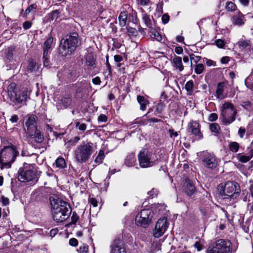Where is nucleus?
<instances>
[{"instance_id": "nucleus-1", "label": "nucleus", "mask_w": 253, "mask_h": 253, "mask_svg": "<svg viewBox=\"0 0 253 253\" xmlns=\"http://www.w3.org/2000/svg\"><path fill=\"white\" fill-rule=\"evenodd\" d=\"M51 212L53 219L57 222H61L70 216L72 210L69 204L59 198H50Z\"/></svg>"}, {"instance_id": "nucleus-2", "label": "nucleus", "mask_w": 253, "mask_h": 253, "mask_svg": "<svg viewBox=\"0 0 253 253\" xmlns=\"http://www.w3.org/2000/svg\"><path fill=\"white\" fill-rule=\"evenodd\" d=\"M95 151L93 144L91 142L83 141L74 151L75 161L80 164L87 162Z\"/></svg>"}, {"instance_id": "nucleus-3", "label": "nucleus", "mask_w": 253, "mask_h": 253, "mask_svg": "<svg viewBox=\"0 0 253 253\" xmlns=\"http://www.w3.org/2000/svg\"><path fill=\"white\" fill-rule=\"evenodd\" d=\"M79 35L76 32H73L66 36V39H62L60 42L59 52L62 56L70 55L74 52L78 46Z\"/></svg>"}, {"instance_id": "nucleus-4", "label": "nucleus", "mask_w": 253, "mask_h": 253, "mask_svg": "<svg viewBox=\"0 0 253 253\" xmlns=\"http://www.w3.org/2000/svg\"><path fill=\"white\" fill-rule=\"evenodd\" d=\"M19 152L14 145L4 146L0 152V169H9L15 161Z\"/></svg>"}, {"instance_id": "nucleus-5", "label": "nucleus", "mask_w": 253, "mask_h": 253, "mask_svg": "<svg viewBox=\"0 0 253 253\" xmlns=\"http://www.w3.org/2000/svg\"><path fill=\"white\" fill-rule=\"evenodd\" d=\"M217 189L219 191V195L223 199H235L241 193L240 186L235 181H227L224 186L219 185Z\"/></svg>"}, {"instance_id": "nucleus-6", "label": "nucleus", "mask_w": 253, "mask_h": 253, "mask_svg": "<svg viewBox=\"0 0 253 253\" xmlns=\"http://www.w3.org/2000/svg\"><path fill=\"white\" fill-rule=\"evenodd\" d=\"M220 111V119L224 125H229L235 121L237 112L232 103L225 102L221 107Z\"/></svg>"}, {"instance_id": "nucleus-7", "label": "nucleus", "mask_w": 253, "mask_h": 253, "mask_svg": "<svg viewBox=\"0 0 253 253\" xmlns=\"http://www.w3.org/2000/svg\"><path fill=\"white\" fill-rule=\"evenodd\" d=\"M32 165L24 164L23 167L20 168L18 170V180L22 182H27L31 181L37 182L38 180L37 173L33 170Z\"/></svg>"}, {"instance_id": "nucleus-8", "label": "nucleus", "mask_w": 253, "mask_h": 253, "mask_svg": "<svg viewBox=\"0 0 253 253\" xmlns=\"http://www.w3.org/2000/svg\"><path fill=\"white\" fill-rule=\"evenodd\" d=\"M231 243L228 240L219 239L209 247L207 253H231Z\"/></svg>"}, {"instance_id": "nucleus-9", "label": "nucleus", "mask_w": 253, "mask_h": 253, "mask_svg": "<svg viewBox=\"0 0 253 253\" xmlns=\"http://www.w3.org/2000/svg\"><path fill=\"white\" fill-rule=\"evenodd\" d=\"M30 93L26 89L13 91L9 94L10 101L15 105L19 104L20 106L26 105V102L30 99Z\"/></svg>"}, {"instance_id": "nucleus-10", "label": "nucleus", "mask_w": 253, "mask_h": 253, "mask_svg": "<svg viewBox=\"0 0 253 253\" xmlns=\"http://www.w3.org/2000/svg\"><path fill=\"white\" fill-rule=\"evenodd\" d=\"M153 213L150 209H143L135 217V222L137 225L146 227L151 222Z\"/></svg>"}, {"instance_id": "nucleus-11", "label": "nucleus", "mask_w": 253, "mask_h": 253, "mask_svg": "<svg viewBox=\"0 0 253 253\" xmlns=\"http://www.w3.org/2000/svg\"><path fill=\"white\" fill-rule=\"evenodd\" d=\"M138 159L140 166L142 168L152 167L155 164V161L152 159V154L146 150H142L138 155Z\"/></svg>"}, {"instance_id": "nucleus-12", "label": "nucleus", "mask_w": 253, "mask_h": 253, "mask_svg": "<svg viewBox=\"0 0 253 253\" xmlns=\"http://www.w3.org/2000/svg\"><path fill=\"white\" fill-rule=\"evenodd\" d=\"M202 159L203 166L211 169H215L218 164V159L212 153L203 152Z\"/></svg>"}, {"instance_id": "nucleus-13", "label": "nucleus", "mask_w": 253, "mask_h": 253, "mask_svg": "<svg viewBox=\"0 0 253 253\" xmlns=\"http://www.w3.org/2000/svg\"><path fill=\"white\" fill-rule=\"evenodd\" d=\"M169 223L166 217L160 219L157 222L153 233L155 238L161 237L168 227Z\"/></svg>"}, {"instance_id": "nucleus-14", "label": "nucleus", "mask_w": 253, "mask_h": 253, "mask_svg": "<svg viewBox=\"0 0 253 253\" xmlns=\"http://www.w3.org/2000/svg\"><path fill=\"white\" fill-rule=\"evenodd\" d=\"M187 130L198 140L203 138V134L200 130V125L198 121L191 120L189 122L188 124Z\"/></svg>"}, {"instance_id": "nucleus-15", "label": "nucleus", "mask_w": 253, "mask_h": 253, "mask_svg": "<svg viewBox=\"0 0 253 253\" xmlns=\"http://www.w3.org/2000/svg\"><path fill=\"white\" fill-rule=\"evenodd\" d=\"M37 120V117L35 115H28V118L25 123V126L27 129L25 128L26 134H32L35 129H37L36 121Z\"/></svg>"}, {"instance_id": "nucleus-16", "label": "nucleus", "mask_w": 253, "mask_h": 253, "mask_svg": "<svg viewBox=\"0 0 253 253\" xmlns=\"http://www.w3.org/2000/svg\"><path fill=\"white\" fill-rule=\"evenodd\" d=\"M110 253H126L120 239H115L110 245Z\"/></svg>"}, {"instance_id": "nucleus-17", "label": "nucleus", "mask_w": 253, "mask_h": 253, "mask_svg": "<svg viewBox=\"0 0 253 253\" xmlns=\"http://www.w3.org/2000/svg\"><path fill=\"white\" fill-rule=\"evenodd\" d=\"M253 157V149H251L247 155L239 153L237 156L238 161L243 163L249 162Z\"/></svg>"}, {"instance_id": "nucleus-18", "label": "nucleus", "mask_w": 253, "mask_h": 253, "mask_svg": "<svg viewBox=\"0 0 253 253\" xmlns=\"http://www.w3.org/2000/svg\"><path fill=\"white\" fill-rule=\"evenodd\" d=\"M172 64L173 67L179 71L181 72L183 70L184 66L182 62V58L179 56H175L173 58Z\"/></svg>"}, {"instance_id": "nucleus-19", "label": "nucleus", "mask_w": 253, "mask_h": 253, "mask_svg": "<svg viewBox=\"0 0 253 253\" xmlns=\"http://www.w3.org/2000/svg\"><path fill=\"white\" fill-rule=\"evenodd\" d=\"M53 41V38L51 37L47 38L46 41L44 43L43 53L44 57L48 55L49 50L51 47V45Z\"/></svg>"}, {"instance_id": "nucleus-20", "label": "nucleus", "mask_w": 253, "mask_h": 253, "mask_svg": "<svg viewBox=\"0 0 253 253\" xmlns=\"http://www.w3.org/2000/svg\"><path fill=\"white\" fill-rule=\"evenodd\" d=\"M31 138H34L35 139V142L37 143H42L43 139V135L42 134L40 130L37 129H35L32 135L31 134H27Z\"/></svg>"}, {"instance_id": "nucleus-21", "label": "nucleus", "mask_w": 253, "mask_h": 253, "mask_svg": "<svg viewBox=\"0 0 253 253\" xmlns=\"http://www.w3.org/2000/svg\"><path fill=\"white\" fill-rule=\"evenodd\" d=\"M119 25L121 27H124L126 25L128 18V12L127 11H122L118 17Z\"/></svg>"}, {"instance_id": "nucleus-22", "label": "nucleus", "mask_w": 253, "mask_h": 253, "mask_svg": "<svg viewBox=\"0 0 253 253\" xmlns=\"http://www.w3.org/2000/svg\"><path fill=\"white\" fill-rule=\"evenodd\" d=\"M225 84L223 82L218 83L217 84V88L216 90V96L218 99H223V91L225 87Z\"/></svg>"}, {"instance_id": "nucleus-23", "label": "nucleus", "mask_w": 253, "mask_h": 253, "mask_svg": "<svg viewBox=\"0 0 253 253\" xmlns=\"http://www.w3.org/2000/svg\"><path fill=\"white\" fill-rule=\"evenodd\" d=\"M136 163L135 154L131 153L129 154L125 159V164L128 167H133Z\"/></svg>"}, {"instance_id": "nucleus-24", "label": "nucleus", "mask_w": 253, "mask_h": 253, "mask_svg": "<svg viewBox=\"0 0 253 253\" xmlns=\"http://www.w3.org/2000/svg\"><path fill=\"white\" fill-rule=\"evenodd\" d=\"M240 49L242 50L250 48L252 43L250 40H240L237 43Z\"/></svg>"}, {"instance_id": "nucleus-25", "label": "nucleus", "mask_w": 253, "mask_h": 253, "mask_svg": "<svg viewBox=\"0 0 253 253\" xmlns=\"http://www.w3.org/2000/svg\"><path fill=\"white\" fill-rule=\"evenodd\" d=\"M137 100L140 104V109L142 111H145L146 109L147 105L149 104V101L143 96L137 95Z\"/></svg>"}, {"instance_id": "nucleus-26", "label": "nucleus", "mask_w": 253, "mask_h": 253, "mask_svg": "<svg viewBox=\"0 0 253 253\" xmlns=\"http://www.w3.org/2000/svg\"><path fill=\"white\" fill-rule=\"evenodd\" d=\"M38 69V65L33 59H30L26 69L28 73L35 72Z\"/></svg>"}, {"instance_id": "nucleus-27", "label": "nucleus", "mask_w": 253, "mask_h": 253, "mask_svg": "<svg viewBox=\"0 0 253 253\" xmlns=\"http://www.w3.org/2000/svg\"><path fill=\"white\" fill-rule=\"evenodd\" d=\"M185 192L188 195L191 196L196 192V188L194 185L190 181L186 182V185L184 189Z\"/></svg>"}, {"instance_id": "nucleus-28", "label": "nucleus", "mask_w": 253, "mask_h": 253, "mask_svg": "<svg viewBox=\"0 0 253 253\" xmlns=\"http://www.w3.org/2000/svg\"><path fill=\"white\" fill-rule=\"evenodd\" d=\"M95 59L94 56L91 54H88L86 57V63L88 68L90 70L92 69L94 67Z\"/></svg>"}, {"instance_id": "nucleus-29", "label": "nucleus", "mask_w": 253, "mask_h": 253, "mask_svg": "<svg viewBox=\"0 0 253 253\" xmlns=\"http://www.w3.org/2000/svg\"><path fill=\"white\" fill-rule=\"evenodd\" d=\"M142 19L148 28L151 29L153 28L152 20L149 15L146 13L143 14Z\"/></svg>"}, {"instance_id": "nucleus-30", "label": "nucleus", "mask_w": 253, "mask_h": 253, "mask_svg": "<svg viewBox=\"0 0 253 253\" xmlns=\"http://www.w3.org/2000/svg\"><path fill=\"white\" fill-rule=\"evenodd\" d=\"M104 158H105L104 152L103 150H100L99 151L98 155L95 159L94 162L97 165H100L102 163Z\"/></svg>"}, {"instance_id": "nucleus-31", "label": "nucleus", "mask_w": 253, "mask_h": 253, "mask_svg": "<svg viewBox=\"0 0 253 253\" xmlns=\"http://www.w3.org/2000/svg\"><path fill=\"white\" fill-rule=\"evenodd\" d=\"M210 129L212 132L216 134L221 132V129L219 125L217 123H212L210 125Z\"/></svg>"}, {"instance_id": "nucleus-32", "label": "nucleus", "mask_w": 253, "mask_h": 253, "mask_svg": "<svg viewBox=\"0 0 253 253\" xmlns=\"http://www.w3.org/2000/svg\"><path fill=\"white\" fill-rule=\"evenodd\" d=\"M240 148L239 144L235 141L231 142L229 143V149L230 151L233 153H237Z\"/></svg>"}, {"instance_id": "nucleus-33", "label": "nucleus", "mask_w": 253, "mask_h": 253, "mask_svg": "<svg viewBox=\"0 0 253 253\" xmlns=\"http://www.w3.org/2000/svg\"><path fill=\"white\" fill-rule=\"evenodd\" d=\"M150 33L153 36L152 38L158 42H162L163 38L162 35L155 29L152 28L150 30Z\"/></svg>"}, {"instance_id": "nucleus-34", "label": "nucleus", "mask_w": 253, "mask_h": 253, "mask_svg": "<svg viewBox=\"0 0 253 253\" xmlns=\"http://www.w3.org/2000/svg\"><path fill=\"white\" fill-rule=\"evenodd\" d=\"M37 8V5L36 3H33L31 4L29 6H28L26 10L25 11L23 16L26 17V16L30 13V12L35 13L36 12V9Z\"/></svg>"}, {"instance_id": "nucleus-35", "label": "nucleus", "mask_w": 253, "mask_h": 253, "mask_svg": "<svg viewBox=\"0 0 253 253\" xmlns=\"http://www.w3.org/2000/svg\"><path fill=\"white\" fill-rule=\"evenodd\" d=\"M15 50V48L12 46L9 47L6 52V58L9 61L13 59V53Z\"/></svg>"}, {"instance_id": "nucleus-36", "label": "nucleus", "mask_w": 253, "mask_h": 253, "mask_svg": "<svg viewBox=\"0 0 253 253\" xmlns=\"http://www.w3.org/2000/svg\"><path fill=\"white\" fill-rule=\"evenodd\" d=\"M56 167L59 169H63L66 166L65 160L63 158H58L55 161Z\"/></svg>"}, {"instance_id": "nucleus-37", "label": "nucleus", "mask_w": 253, "mask_h": 253, "mask_svg": "<svg viewBox=\"0 0 253 253\" xmlns=\"http://www.w3.org/2000/svg\"><path fill=\"white\" fill-rule=\"evenodd\" d=\"M61 101L64 107L67 108L71 105L72 99L69 96H64L61 99Z\"/></svg>"}, {"instance_id": "nucleus-38", "label": "nucleus", "mask_w": 253, "mask_h": 253, "mask_svg": "<svg viewBox=\"0 0 253 253\" xmlns=\"http://www.w3.org/2000/svg\"><path fill=\"white\" fill-rule=\"evenodd\" d=\"M236 8L235 4L232 1H227L226 3V8L229 11H235Z\"/></svg>"}, {"instance_id": "nucleus-39", "label": "nucleus", "mask_w": 253, "mask_h": 253, "mask_svg": "<svg viewBox=\"0 0 253 253\" xmlns=\"http://www.w3.org/2000/svg\"><path fill=\"white\" fill-rule=\"evenodd\" d=\"M193 86L194 84L193 81L190 80L186 83L185 85V88L187 91L191 92L193 91Z\"/></svg>"}, {"instance_id": "nucleus-40", "label": "nucleus", "mask_w": 253, "mask_h": 253, "mask_svg": "<svg viewBox=\"0 0 253 253\" xmlns=\"http://www.w3.org/2000/svg\"><path fill=\"white\" fill-rule=\"evenodd\" d=\"M127 33L129 36H136L137 34V30L132 27H127Z\"/></svg>"}, {"instance_id": "nucleus-41", "label": "nucleus", "mask_w": 253, "mask_h": 253, "mask_svg": "<svg viewBox=\"0 0 253 253\" xmlns=\"http://www.w3.org/2000/svg\"><path fill=\"white\" fill-rule=\"evenodd\" d=\"M159 194V190L157 189L152 188L151 190L148 192L149 197L153 199L155 197H157Z\"/></svg>"}, {"instance_id": "nucleus-42", "label": "nucleus", "mask_w": 253, "mask_h": 253, "mask_svg": "<svg viewBox=\"0 0 253 253\" xmlns=\"http://www.w3.org/2000/svg\"><path fill=\"white\" fill-rule=\"evenodd\" d=\"M189 55L191 61L193 60V61L197 63L201 59V57L200 56H196L193 53H189ZM191 66H192V62L191 61Z\"/></svg>"}, {"instance_id": "nucleus-43", "label": "nucleus", "mask_w": 253, "mask_h": 253, "mask_svg": "<svg viewBox=\"0 0 253 253\" xmlns=\"http://www.w3.org/2000/svg\"><path fill=\"white\" fill-rule=\"evenodd\" d=\"M205 67L202 64H198L196 65L195 72L197 74H201L204 71Z\"/></svg>"}, {"instance_id": "nucleus-44", "label": "nucleus", "mask_w": 253, "mask_h": 253, "mask_svg": "<svg viewBox=\"0 0 253 253\" xmlns=\"http://www.w3.org/2000/svg\"><path fill=\"white\" fill-rule=\"evenodd\" d=\"M79 253H88V246L86 245L83 244L81 246L79 249L77 250Z\"/></svg>"}, {"instance_id": "nucleus-45", "label": "nucleus", "mask_w": 253, "mask_h": 253, "mask_svg": "<svg viewBox=\"0 0 253 253\" xmlns=\"http://www.w3.org/2000/svg\"><path fill=\"white\" fill-rule=\"evenodd\" d=\"M75 126L76 127H78V129L82 131H84L86 129V125L85 124H81L79 122H75Z\"/></svg>"}, {"instance_id": "nucleus-46", "label": "nucleus", "mask_w": 253, "mask_h": 253, "mask_svg": "<svg viewBox=\"0 0 253 253\" xmlns=\"http://www.w3.org/2000/svg\"><path fill=\"white\" fill-rule=\"evenodd\" d=\"M80 140L79 136H75L68 141V143L71 145L75 146Z\"/></svg>"}, {"instance_id": "nucleus-47", "label": "nucleus", "mask_w": 253, "mask_h": 253, "mask_svg": "<svg viewBox=\"0 0 253 253\" xmlns=\"http://www.w3.org/2000/svg\"><path fill=\"white\" fill-rule=\"evenodd\" d=\"M128 21L135 23V20L137 19L136 13L132 12L129 14L128 13Z\"/></svg>"}, {"instance_id": "nucleus-48", "label": "nucleus", "mask_w": 253, "mask_h": 253, "mask_svg": "<svg viewBox=\"0 0 253 253\" xmlns=\"http://www.w3.org/2000/svg\"><path fill=\"white\" fill-rule=\"evenodd\" d=\"M137 3L138 5L140 6H148L150 3V0H136Z\"/></svg>"}, {"instance_id": "nucleus-49", "label": "nucleus", "mask_w": 253, "mask_h": 253, "mask_svg": "<svg viewBox=\"0 0 253 253\" xmlns=\"http://www.w3.org/2000/svg\"><path fill=\"white\" fill-rule=\"evenodd\" d=\"M164 108V104L163 103L158 104L156 107V112L155 113V115H157L158 114H160L163 112Z\"/></svg>"}, {"instance_id": "nucleus-50", "label": "nucleus", "mask_w": 253, "mask_h": 253, "mask_svg": "<svg viewBox=\"0 0 253 253\" xmlns=\"http://www.w3.org/2000/svg\"><path fill=\"white\" fill-rule=\"evenodd\" d=\"M79 219V216L78 215L77 213L74 211L73 212L72 215L71 216V224H76L77 222L78 221Z\"/></svg>"}, {"instance_id": "nucleus-51", "label": "nucleus", "mask_w": 253, "mask_h": 253, "mask_svg": "<svg viewBox=\"0 0 253 253\" xmlns=\"http://www.w3.org/2000/svg\"><path fill=\"white\" fill-rule=\"evenodd\" d=\"M241 106L246 110H249L251 109L252 104L250 101H247L243 102Z\"/></svg>"}, {"instance_id": "nucleus-52", "label": "nucleus", "mask_w": 253, "mask_h": 253, "mask_svg": "<svg viewBox=\"0 0 253 253\" xmlns=\"http://www.w3.org/2000/svg\"><path fill=\"white\" fill-rule=\"evenodd\" d=\"M215 44L219 48H223L225 45V42L223 40L221 39H217L215 41Z\"/></svg>"}, {"instance_id": "nucleus-53", "label": "nucleus", "mask_w": 253, "mask_h": 253, "mask_svg": "<svg viewBox=\"0 0 253 253\" xmlns=\"http://www.w3.org/2000/svg\"><path fill=\"white\" fill-rule=\"evenodd\" d=\"M112 41L113 42V47H114L116 49H119L121 47V43L120 42H119L117 40L115 39H113Z\"/></svg>"}, {"instance_id": "nucleus-54", "label": "nucleus", "mask_w": 253, "mask_h": 253, "mask_svg": "<svg viewBox=\"0 0 253 253\" xmlns=\"http://www.w3.org/2000/svg\"><path fill=\"white\" fill-rule=\"evenodd\" d=\"M88 203L92 205L94 207H96L97 206L98 202L97 200L93 198V197H89L88 199Z\"/></svg>"}, {"instance_id": "nucleus-55", "label": "nucleus", "mask_w": 253, "mask_h": 253, "mask_svg": "<svg viewBox=\"0 0 253 253\" xmlns=\"http://www.w3.org/2000/svg\"><path fill=\"white\" fill-rule=\"evenodd\" d=\"M245 132V129L242 127H240L238 130V134L241 138H243L244 136Z\"/></svg>"}, {"instance_id": "nucleus-56", "label": "nucleus", "mask_w": 253, "mask_h": 253, "mask_svg": "<svg viewBox=\"0 0 253 253\" xmlns=\"http://www.w3.org/2000/svg\"><path fill=\"white\" fill-rule=\"evenodd\" d=\"M218 118V115L214 113H211L209 117V120L211 122L216 121Z\"/></svg>"}, {"instance_id": "nucleus-57", "label": "nucleus", "mask_w": 253, "mask_h": 253, "mask_svg": "<svg viewBox=\"0 0 253 253\" xmlns=\"http://www.w3.org/2000/svg\"><path fill=\"white\" fill-rule=\"evenodd\" d=\"M107 117L104 114H101L98 117V121L100 122H106L107 121Z\"/></svg>"}, {"instance_id": "nucleus-58", "label": "nucleus", "mask_w": 253, "mask_h": 253, "mask_svg": "<svg viewBox=\"0 0 253 253\" xmlns=\"http://www.w3.org/2000/svg\"><path fill=\"white\" fill-rule=\"evenodd\" d=\"M169 20V16L168 14H164L162 17V21L164 24H167Z\"/></svg>"}, {"instance_id": "nucleus-59", "label": "nucleus", "mask_w": 253, "mask_h": 253, "mask_svg": "<svg viewBox=\"0 0 253 253\" xmlns=\"http://www.w3.org/2000/svg\"><path fill=\"white\" fill-rule=\"evenodd\" d=\"M69 244L72 246L76 247L78 244V241L77 239L73 238L69 240Z\"/></svg>"}, {"instance_id": "nucleus-60", "label": "nucleus", "mask_w": 253, "mask_h": 253, "mask_svg": "<svg viewBox=\"0 0 253 253\" xmlns=\"http://www.w3.org/2000/svg\"><path fill=\"white\" fill-rule=\"evenodd\" d=\"M32 26V23L27 21L23 23V27L25 30L29 29Z\"/></svg>"}, {"instance_id": "nucleus-61", "label": "nucleus", "mask_w": 253, "mask_h": 253, "mask_svg": "<svg viewBox=\"0 0 253 253\" xmlns=\"http://www.w3.org/2000/svg\"><path fill=\"white\" fill-rule=\"evenodd\" d=\"M92 83L96 85H100L101 81L99 77H96L92 80Z\"/></svg>"}, {"instance_id": "nucleus-62", "label": "nucleus", "mask_w": 253, "mask_h": 253, "mask_svg": "<svg viewBox=\"0 0 253 253\" xmlns=\"http://www.w3.org/2000/svg\"><path fill=\"white\" fill-rule=\"evenodd\" d=\"M234 24L235 25H242V24H243L244 22L243 21L242 18L241 17H237L235 19Z\"/></svg>"}, {"instance_id": "nucleus-63", "label": "nucleus", "mask_w": 253, "mask_h": 253, "mask_svg": "<svg viewBox=\"0 0 253 253\" xmlns=\"http://www.w3.org/2000/svg\"><path fill=\"white\" fill-rule=\"evenodd\" d=\"M59 232V230L57 228L52 229L50 231V235L52 237H54Z\"/></svg>"}, {"instance_id": "nucleus-64", "label": "nucleus", "mask_w": 253, "mask_h": 253, "mask_svg": "<svg viewBox=\"0 0 253 253\" xmlns=\"http://www.w3.org/2000/svg\"><path fill=\"white\" fill-rule=\"evenodd\" d=\"M19 120L18 116L17 115H13L11 116L9 119L10 121L12 123H16Z\"/></svg>"}]
</instances>
